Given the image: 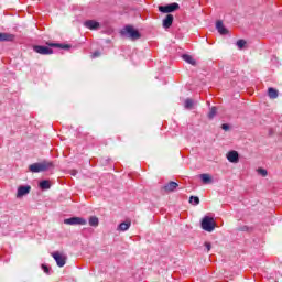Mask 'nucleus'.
<instances>
[{
    "mask_svg": "<svg viewBox=\"0 0 282 282\" xmlns=\"http://www.w3.org/2000/svg\"><path fill=\"white\" fill-rule=\"evenodd\" d=\"M50 169H54V163L50 161H43L29 165V171L31 173H44L45 171H50Z\"/></svg>",
    "mask_w": 282,
    "mask_h": 282,
    "instance_id": "1",
    "label": "nucleus"
},
{
    "mask_svg": "<svg viewBox=\"0 0 282 282\" xmlns=\"http://www.w3.org/2000/svg\"><path fill=\"white\" fill-rule=\"evenodd\" d=\"M122 36H126L127 39H130L131 41H138L142 35L140 34L139 30H135L131 25H127L122 31H121Z\"/></svg>",
    "mask_w": 282,
    "mask_h": 282,
    "instance_id": "2",
    "label": "nucleus"
},
{
    "mask_svg": "<svg viewBox=\"0 0 282 282\" xmlns=\"http://www.w3.org/2000/svg\"><path fill=\"white\" fill-rule=\"evenodd\" d=\"M64 224L67 226H87V219L83 217H70L64 219Z\"/></svg>",
    "mask_w": 282,
    "mask_h": 282,
    "instance_id": "3",
    "label": "nucleus"
},
{
    "mask_svg": "<svg viewBox=\"0 0 282 282\" xmlns=\"http://www.w3.org/2000/svg\"><path fill=\"white\" fill-rule=\"evenodd\" d=\"M202 228L206 230V232H213V230H215V220L209 216H205L202 220Z\"/></svg>",
    "mask_w": 282,
    "mask_h": 282,
    "instance_id": "4",
    "label": "nucleus"
},
{
    "mask_svg": "<svg viewBox=\"0 0 282 282\" xmlns=\"http://www.w3.org/2000/svg\"><path fill=\"white\" fill-rule=\"evenodd\" d=\"M176 10H180V4L176 2L167 6H159V12H162L163 14H171V12H175Z\"/></svg>",
    "mask_w": 282,
    "mask_h": 282,
    "instance_id": "5",
    "label": "nucleus"
},
{
    "mask_svg": "<svg viewBox=\"0 0 282 282\" xmlns=\"http://www.w3.org/2000/svg\"><path fill=\"white\" fill-rule=\"evenodd\" d=\"M52 257L56 261L58 268H64L65 263H67V257L58 251L53 252Z\"/></svg>",
    "mask_w": 282,
    "mask_h": 282,
    "instance_id": "6",
    "label": "nucleus"
},
{
    "mask_svg": "<svg viewBox=\"0 0 282 282\" xmlns=\"http://www.w3.org/2000/svg\"><path fill=\"white\" fill-rule=\"evenodd\" d=\"M33 51L36 52V54H41L42 56H50V54H54V51L52 48L43 45L33 46Z\"/></svg>",
    "mask_w": 282,
    "mask_h": 282,
    "instance_id": "7",
    "label": "nucleus"
},
{
    "mask_svg": "<svg viewBox=\"0 0 282 282\" xmlns=\"http://www.w3.org/2000/svg\"><path fill=\"white\" fill-rule=\"evenodd\" d=\"M32 191V186L30 185H21L18 187L17 198L21 199V197H25V195H30Z\"/></svg>",
    "mask_w": 282,
    "mask_h": 282,
    "instance_id": "8",
    "label": "nucleus"
},
{
    "mask_svg": "<svg viewBox=\"0 0 282 282\" xmlns=\"http://www.w3.org/2000/svg\"><path fill=\"white\" fill-rule=\"evenodd\" d=\"M177 186H180V184H177V182L170 181L167 184H165L163 186V191H164V193H173L174 191L177 189Z\"/></svg>",
    "mask_w": 282,
    "mask_h": 282,
    "instance_id": "9",
    "label": "nucleus"
},
{
    "mask_svg": "<svg viewBox=\"0 0 282 282\" xmlns=\"http://www.w3.org/2000/svg\"><path fill=\"white\" fill-rule=\"evenodd\" d=\"M227 160H228V162H231V164H237L239 162V152H237L235 150L228 152Z\"/></svg>",
    "mask_w": 282,
    "mask_h": 282,
    "instance_id": "10",
    "label": "nucleus"
},
{
    "mask_svg": "<svg viewBox=\"0 0 282 282\" xmlns=\"http://www.w3.org/2000/svg\"><path fill=\"white\" fill-rule=\"evenodd\" d=\"M15 35L12 33H0V41L2 43L7 42V43H12V41H14Z\"/></svg>",
    "mask_w": 282,
    "mask_h": 282,
    "instance_id": "11",
    "label": "nucleus"
},
{
    "mask_svg": "<svg viewBox=\"0 0 282 282\" xmlns=\"http://www.w3.org/2000/svg\"><path fill=\"white\" fill-rule=\"evenodd\" d=\"M174 17H173V14H167L166 17H165V19L163 20V28L165 29V30H169V28H171V25H173V21H174Z\"/></svg>",
    "mask_w": 282,
    "mask_h": 282,
    "instance_id": "12",
    "label": "nucleus"
},
{
    "mask_svg": "<svg viewBox=\"0 0 282 282\" xmlns=\"http://www.w3.org/2000/svg\"><path fill=\"white\" fill-rule=\"evenodd\" d=\"M84 25L85 28H88V30H98V28H100V23L94 20L86 21Z\"/></svg>",
    "mask_w": 282,
    "mask_h": 282,
    "instance_id": "13",
    "label": "nucleus"
},
{
    "mask_svg": "<svg viewBox=\"0 0 282 282\" xmlns=\"http://www.w3.org/2000/svg\"><path fill=\"white\" fill-rule=\"evenodd\" d=\"M216 30L219 32V34H223V35L228 34V29L224 26V22H221V20H218L216 22Z\"/></svg>",
    "mask_w": 282,
    "mask_h": 282,
    "instance_id": "14",
    "label": "nucleus"
},
{
    "mask_svg": "<svg viewBox=\"0 0 282 282\" xmlns=\"http://www.w3.org/2000/svg\"><path fill=\"white\" fill-rule=\"evenodd\" d=\"M131 228V220H126L121 224H119L117 230H120L121 232H127Z\"/></svg>",
    "mask_w": 282,
    "mask_h": 282,
    "instance_id": "15",
    "label": "nucleus"
},
{
    "mask_svg": "<svg viewBox=\"0 0 282 282\" xmlns=\"http://www.w3.org/2000/svg\"><path fill=\"white\" fill-rule=\"evenodd\" d=\"M268 96L271 100H276L279 98V90L276 88L270 87L268 88Z\"/></svg>",
    "mask_w": 282,
    "mask_h": 282,
    "instance_id": "16",
    "label": "nucleus"
},
{
    "mask_svg": "<svg viewBox=\"0 0 282 282\" xmlns=\"http://www.w3.org/2000/svg\"><path fill=\"white\" fill-rule=\"evenodd\" d=\"M48 47H58L59 50H69V45L67 44H59V43H46Z\"/></svg>",
    "mask_w": 282,
    "mask_h": 282,
    "instance_id": "17",
    "label": "nucleus"
},
{
    "mask_svg": "<svg viewBox=\"0 0 282 282\" xmlns=\"http://www.w3.org/2000/svg\"><path fill=\"white\" fill-rule=\"evenodd\" d=\"M183 61H185V63H188L189 65H197V62L195 61V58H193V56L184 54L183 55Z\"/></svg>",
    "mask_w": 282,
    "mask_h": 282,
    "instance_id": "18",
    "label": "nucleus"
},
{
    "mask_svg": "<svg viewBox=\"0 0 282 282\" xmlns=\"http://www.w3.org/2000/svg\"><path fill=\"white\" fill-rule=\"evenodd\" d=\"M200 180L203 184H210L213 182L210 174H200Z\"/></svg>",
    "mask_w": 282,
    "mask_h": 282,
    "instance_id": "19",
    "label": "nucleus"
},
{
    "mask_svg": "<svg viewBox=\"0 0 282 282\" xmlns=\"http://www.w3.org/2000/svg\"><path fill=\"white\" fill-rule=\"evenodd\" d=\"M39 186L42 191H50L52 184H50V181H42Z\"/></svg>",
    "mask_w": 282,
    "mask_h": 282,
    "instance_id": "20",
    "label": "nucleus"
},
{
    "mask_svg": "<svg viewBox=\"0 0 282 282\" xmlns=\"http://www.w3.org/2000/svg\"><path fill=\"white\" fill-rule=\"evenodd\" d=\"M88 223H89V226H93L94 228H96L100 224V220H98V217L91 216Z\"/></svg>",
    "mask_w": 282,
    "mask_h": 282,
    "instance_id": "21",
    "label": "nucleus"
},
{
    "mask_svg": "<svg viewBox=\"0 0 282 282\" xmlns=\"http://www.w3.org/2000/svg\"><path fill=\"white\" fill-rule=\"evenodd\" d=\"M215 116H217V107H212L208 113V119L213 120V118H215Z\"/></svg>",
    "mask_w": 282,
    "mask_h": 282,
    "instance_id": "22",
    "label": "nucleus"
},
{
    "mask_svg": "<svg viewBox=\"0 0 282 282\" xmlns=\"http://www.w3.org/2000/svg\"><path fill=\"white\" fill-rule=\"evenodd\" d=\"M189 204H192L193 206L199 205V197H197V196H191V197H189Z\"/></svg>",
    "mask_w": 282,
    "mask_h": 282,
    "instance_id": "23",
    "label": "nucleus"
},
{
    "mask_svg": "<svg viewBox=\"0 0 282 282\" xmlns=\"http://www.w3.org/2000/svg\"><path fill=\"white\" fill-rule=\"evenodd\" d=\"M240 232H252V227H248L246 225L238 227Z\"/></svg>",
    "mask_w": 282,
    "mask_h": 282,
    "instance_id": "24",
    "label": "nucleus"
},
{
    "mask_svg": "<svg viewBox=\"0 0 282 282\" xmlns=\"http://www.w3.org/2000/svg\"><path fill=\"white\" fill-rule=\"evenodd\" d=\"M193 105H195V102L193 101V99H186L185 100V109H193Z\"/></svg>",
    "mask_w": 282,
    "mask_h": 282,
    "instance_id": "25",
    "label": "nucleus"
},
{
    "mask_svg": "<svg viewBox=\"0 0 282 282\" xmlns=\"http://www.w3.org/2000/svg\"><path fill=\"white\" fill-rule=\"evenodd\" d=\"M245 46H246L245 40H238V41H237V47H238L239 50H243Z\"/></svg>",
    "mask_w": 282,
    "mask_h": 282,
    "instance_id": "26",
    "label": "nucleus"
},
{
    "mask_svg": "<svg viewBox=\"0 0 282 282\" xmlns=\"http://www.w3.org/2000/svg\"><path fill=\"white\" fill-rule=\"evenodd\" d=\"M258 173H260V175H261L262 177L268 176V170L259 169V170H258Z\"/></svg>",
    "mask_w": 282,
    "mask_h": 282,
    "instance_id": "27",
    "label": "nucleus"
},
{
    "mask_svg": "<svg viewBox=\"0 0 282 282\" xmlns=\"http://www.w3.org/2000/svg\"><path fill=\"white\" fill-rule=\"evenodd\" d=\"M221 129H223L224 131H229V130H230V126H229L228 123H223V124H221Z\"/></svg>",
    "mask_w": 282,
    "mask_h": 282,
    "instance_id": "28",
    "label": "nucleus"
},
{
    "mask_svg": "<svg viewBox=\"0 0 282 282\" xmlns=\"http://www.w3.org/2000/svg\"><path fill=\"white\" fill-rule=\"evenodd\" d=\"M42 270L45 272V274H50V268L45 264H42Z\"/></svg>",
    "mask_w": 282,
    "mask_h": 282,
    "instance_id": "29",
    "label": "nucleus"
},
{
    "mask_svg": "<svg viewBox=\"0 0 282 282\" xmlns=\"http://www.w3.org/2000/svg\"><path fill=\"white\" fill-rule=\"evenodd\" d=\"M205 248H206L207 252H210L213 245H210V242H205Z\"/></svg>",
    "mask_w": 282,
    "mask_h": 282,
    "instance_id": "30",
    "label": "nucleus"
},
{
    "mask_svg": "<svg viewBox=\"0 0 282 282\" xmlns=\"http://www.w3.org/2000/svg\"><path fill=\"white\" fill-rule=\"evenodd\" d=\"M98 56H100V52H95V53L93 54V58H98Z\"/></svg>",
    "mask_w": 282,
    "mask_h": 282,
    "instance_id": "31",
    "label": "nucleus"
}]
</instances>
